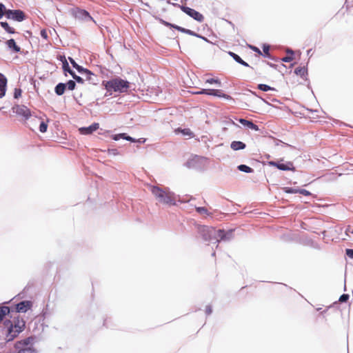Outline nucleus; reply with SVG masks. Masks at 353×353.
<instances>
[{
    "label": "nucleus",
    "mask_w": 353,
    "mask_h": 353,
    "mask_svg": "<svg viewBox=\"0 0 353 353\" xmlns=\"http://www.w3.org/2000/svg\"><path fill=\"white\" fill-rule=\"evenodd\" d=\"M6 44L8 48L11 50L12 52L18 53L21 51V48L17 45L16 41L14 39H8Z\"/></svg>",
    "instance_id": "nucleus-20"
},
{
    "label": "nucleus",
    "mask_w": 353,
    "mask_h": 353,
    "mask_svg": "<svg viewBox=\"0 0 353 353\" xmlns=\"http://www.w3.org/2000/svg\"><path fill=\"white\" fill-rule=\"evenodd\" d=\"M299 193L305 196H310L312 194L310 192L305 189H299Z\"/></svg>",
    "instance_id": "nucleus-44"
},
{
    "label": "nucleus",
    "mask_w": 353,
    "mask_h": 353,
    "mask_svg": "<svg viewBox=\"0 0 353 353\" xmlns=\"http://www.w3.org/2000/svg\"><path fill=\"white\" fill-rule=\"evenodd\" d=\"M198 233L201 235L203 241H210L217 239V230L210 226L199 225L197 227Z\"/></svg>",
    "instance_id": "nucleus-5"
},
{
    "label": "nucleus",
    "mask_w": 353,
    "mask_h": 353,
    "mask_svg": "<svg viewBox=\"0 0 353 353\" xmlns=\"http://www.w3.org/2000/svg\"><path fill=\"white\" fill-rule=\"evenodd\" d=\"M7 19L21 22L26 19V15L21 10H8Z\"/></svg>",
    "instance_id": "nucleus-10"
},
{
    "label": "nucleus",
    "mask_w": 353,
    "mask_h": 353,
    "mask_svg": "<svg viewBox=\"0 0 353 353\" xmlns=\"http://www.w3.org/2000/svg\"><path fill=\"white\" fill-rule=\"evenodd\" d=\"M8 9H7L5 5L3 3H0V10L7 12Z\"/></svg>",
    "instance_id": "nucleus-52"
},
{
    "label": "nucleus",
    "mask_w": 353,
    "mask_h": 353,
    "mask_svg": "<svg viewBox=\"0 0 353 353\" xmlns=\"http://www.w3.org/2000/svg\"><path fill=\"white\" fill-rule=\"evenodd\" d=\"M0 26L2 28L4 29L6 32H7L9 34L16 33L15 30L13 28L10 27L7 21H1Z\"/></svg>",
    "instance_id": "nucleus-27"
},
{
    "label": "nucleus",
    "mask_w": 353,
    "mask_h": 353,
    "mask_svg": "<svg viewBox=\"0 0 353 353\" xmlns=\"http://www.w3.org/2000/svg\"><path fill=\"white\" fill-rule=\"evenodd\" d=\"M198 94H207L221 98H224L227 100H232V97L227 94L223 92L221 90L217 89H201L200 91L196 92Z\"/></svg>",
    "instance_id": "nucleus-8"
},
{
    "label": "nucleus",
    "mask_w": 353,
    "mask_h": 353,
    "mask_svg": "<svg viewBox=\"0 0 353 353\" xmlns=\"http://www.w3.org/2000/svg\"><path fill=\"white\" fill-rule=\"evenodd\" d=\"M12 110L13 112L22 117L25 120H28L32 116L30 110L24 105H14Z\"/></svg>",
    "instance_id": "nucleus-9"
},
{
    "label": "nucleus",
    "mask_w": 353,
    "mask_h": 353,
    "mask_svg": "<svg viewBox=\"0 0 353 353\" xmlns=\"http://www.w3.org/2000/svg\"><path fill=\"white\" fill-rule=\"evenodd\" d=\"M61 61L63 62V64H62V68H63V70L65 72H68L71 76L72 77L79 83H83V81H84V79L80 77V76H78L76 74V73L74 72V71H73L68 61H66L65 57H63L61 58Z\"/></svg>",
    "instance_id": "nucleus-11"
},
{
    "label": "nucleus",
    "mask_w": 353,
    "mask_h": 353,
    "mask_svg": "<svg viewBox=\"0 0 353 353\" xmlns=\"http://www.w3.org/2000/svg\"><path fill=\"white\" fill-rule=\"evenodd\" d=\"M168 3L171 4V5H172L173 6L176 7V8H180V9H181V6H184L183 5H180V4H179V3H172V2L170 1V0H168Z\"/></svg>",
    "instance_id": "nucleus-51"
},
{
    "label": "nucleus",
    "mask_w": 353,
    "mask_h": 353,
    "mask_svg": "<svg viewBox=\"0 0 353 353\" xmlns=\"http://www.w3.org/2000/svg\"><path fill=\"white\" fill-rule=\"evenodd\" d=\"M12 312L10 307L8 306H0V322H1L6 316L9 315Z\"/></svg>",
    "instance_id": "nucleus-24"
},
{
    "label": "nucleus",
    "mask_w": 353,
    "mask_h": 353,
    "mask_svg": "<svg viewBox=\"0 0 353 353\" xmlns=\"http://www.w3.org/2000/svg\"><path fill=\"white\" fill-rule=\"evenodd\" d=\"M124 134L123 137V139H125V140H127V141H129L130 142H136V139L132 138V137L128 135L127 134L125 133H123Z\"/></svg>",
    "instance_id": "nucleus-43"
},
{
    "label": "nucleus",
    "mask_w": 353,
    "mask_h": 353,
    "mask_svg": "<svg viewBox=\"0 0 353 353\" xmlns=\"http://www.w3.org/2000/svg\"><path fill=\"white\" fill-rule=\"evenodd\" d=\"M68 59L70 63L72 64V67L75 68L80 74H83V72H90V70L88 69L84 68L81 65L77 64L72 57H68Z\"/></svg>",
    "instance_id": "nucleus-21"
},
{
    "label": "nucleus",
    "mask_w": 353,
    "mask_h": 353,
    "mask_svg": "<svg viewBox=\"0 0 353 353\" xmlns=\"http://www.w3.org/2000/svg\"><path fill=\"white\" fill-rule=\"evenodd\" d=\"M7 12H8V11L5 12V11L0 10V14H1V16H3V17L5 16L6 18H7Z\"/></svg>",
    "instance_id": "nucleus-54"
},
{
    "label": "nucleus",
    "mask_w": 353,
    "mask_h": 353,
    "mask_svg": "<svg viewBox=\"0 0 353 353\" xmlns=\"http://www.w3.org/2000/svg\"><path fill=\"white\" fill-rule=\"evenodd\" d=\"M32 303L30 301H22L15 305V312L25 313L31 308Z\"/></svg>",
    "instance_id": "nucleus-16"
},
{
    "label": "nucleus",
    "mask_w": 353,
    "mask_h": 353,
    "mask_svg": "<svg viewBox=\"0 0 353 353\" xmlns=\"http://www.w3.org/2000/svg\"><path fill=\"white\" fill-rule=\"evenodd\" d=\"M3 17V16H1V14H0V19Z\"/></svg>",
    "instance_id": "nucleus-63"
},
{
    "label": "nucleus",
    "mask_w": 353,
    "mask_h": 353,
    "mask_svg": "<svg viewBox=\"0 0 353 353\" xmlns=\"http://www.w3.org/2000/svg\"><path fill=\"white\" fill-rule=\"evenodd\" d=\"M124 134L123 133L114 134L112 136V139L114 141H119L121 139H123Z\"/></svg>",
    "instance_id": "nucleus-45"
},
{
    "label": "nucleus",
    "mask_w": 353,
    "mask_h": 353,
    "mask_svg": "<svg viewBox=\"0 0 353 353\" xmlns=\"http://www.w3.org/2000/svg\"><path fill=\"white\" fill-rule=\"evenodd\" d=\"M181 132L184 135H191L192 134V132H191L190 129H183V130H181Z\"/></svg>",
    "instance_id": "nucleus-50"
},
{
    "label": "nucleus",
    "mask_w": 353,
    "mask_h": 353,
    "mask_svg": "<svg viewBox=\"0 0 353 353\" xmlns=\"http://www.w3.org/2000/svg\"><path fill=\"white\" fill-rule=\"evenodd\" d=\"M345 254L348 257L353 259V249H346Z\"/></svg>",
    "instance_id": "nucleus-46"
},
{
    "label": "nucleus",
    "mask_w": 353,
    "mask_h": 353,
    "mask_svg": "<svg viewBox=\"0 0 353 353\" xmlns=\"http://www.w3.org/2000/svg\"><path fill=\"white\" fill-rule=\"evenodd\" d=\"M345 234L351 238V234H353V228L348 226L345 230Z\"/></svg>",
    "instance_id": "nucleus-42"
},
{
    "label": "nucleus",
    "mask_w": 353,
    "mask_h": 353,
    "mask_svg": "<svg viewBox=\"0 0 353 353\" xmlns=\"http://www.w3.org/2000/svg\"><path fill=\"white\" fill-rule=\"evenodd\" d=\"M99 128L98 123H93L88 127H82L79 128V132L81 134H91Z\"/></svg>",
    "instance_id": "nucleus-17"
},
{
    "label": "nucleus",
    "mask_w": 353,
    "mask_h": 353,
    "mask_svg": "<svg viewBox=\"0 0 353 353\" xmlns=\"http://www.w3.org/2000/svg\"><path fill=\"white\" fill-rule=\"evenodd\" d=\"M230 148L235 151L243 150L246 148V144L240 141H234L230 143Z\"/></svg>",
    "instance_id": "nucleus-22"
},
{
    "label": "nucleus",
    "mask_w": 353,
    "mask_h": 353,
    "mask_svg": "<svg viewBox=\"0 0 353 353\" xmlns=\"http://www.w3.org/2000/svg\"><path fill=\"white\" fill-rule=\"evenodd\" d=\"M234 238V230H229L228 231H225L223 230H217V239L216 243H219L220 241H229Z\"/></svg>",
    "instance_id": "nucleus-13"
},
{
    "label": "nucleus",
    "mask_w": 353,
    "mask_h": 353,
    "mask_svg": "<svg viewBox=\"0 0 353 353\" xmlns=\"http://www.w3.org/2000/svg\"><path fill=\"white\" fill-rule=\"evenodd\" d=\"M108 86L112 89L114 92L124 93L126 92L130 88V82L124 80L119 77L112 78L108 81H105Z\"/></svg>",
    "instance_id": "nucleus-3"
},
{
    "label": "nucleus",
    "mask_w": 353,
    "mask_h": 353,
    "mask_svg": "<svg viewBox=\"0 0 353 353\" xmlns=\"http://www.w3.org/2000/svg\"><path fill=\"white\" fill-rule=\"evenodd\" d=\"M345 290H346V285H344V291H345Z\"/></svg>",
    "instance_id": "nucleus-62"
},
{
    "label": "nucleus",
    "mask_w": 353,
    "mask_h": 353,
    "mask_svg": "<svg viewBox=\"0 0 353 353\" xmlns=\"http://www.w3.org/2000/svg\"><path fill=\"white\" fill-rule=\"evenodd\" d=\"M283 191L288 194H296L299 193V188L285 187L283 188Z\"/></svg>",
    "instance_id": "nucleus-32"
},
{
    "label": "nucleus",
    "mask_w": 353,
    "mask_h": 353,
    "mask_svg": "<svg viewBox=\"0 0 353 353\" xmlns=\"http://www.w3.org/2000/svg\"><path fill=\"white\" fill-rule=\"evenodd\" d=\"M193 199H194V198L192 196H191L189 201H191V200H193Z\"/></svg>",
    "instance_id": "nucleus-60"
},
{
    "label": "nucleus",
    "mask_w": 353,
    "mask_h": 353,
    "mask_svg": "<svg viewBox=\"0 0 353 353\" xmlns=\"http://www.w3.org/2000/svg\"><path fill=\"white\" fill-rule=\"evenodd\" d=\"M349 299H350V295L348 294H343L339 297V301L341 303H346L349 300Z\"/></svg>",
    "instance_id": "nucleus-37"
},
{
    "label": "nucleus",
    "mask_w": 353,
    "mask_h": 353,
    "mask_svg": "<svg viewBox=\"0 0 353 353\" xmlns=\"http://www.w3.org/2000/svg\"><path fill=\"white\" fill-rule=\"evenodd\" d=\"M22 90L21 88H16L14 91V98L18 99L21 96Z\"/></svg>",
    "instance_id": "nucleus-39"
},
{
    "label": "nucleus",
    "mask_w": 353,
    "mask_h": 353,
    "mask_svg": "<svg viewBox=\"0 0 353 353\" xmlns=\"http://www.w3.org/2000/svg\"><path fill=\"white\" fill-rule=\"evenodd\" d=\"M205 161V158L194 156L193 158L189 159L186 163L185 165L189 168L200 169L202 163Z\"/></svg>",
    "instance_id": "nucleus-14"
},
{
    "label": "nucleus",
    "mask_w": 353,
    "mask_h": 353,
    "mask_svg": "<svg viewBox=\"0 0 353 353\" xmlns=\"http://www.w3.org/2000/svg\"><path fill=\"white\" fill-rule=\"evenodd\" d=\"M263 56L265 57H268L269 59H272L271 54H270V46L268 44H263Z\"/></svg>",
    "instance_id": "nucleus-31"
},
{
    "label": "nucleus",
    "mask_w": 353,
    "mask_h": 353,
    "mask_svg": "<svg viewBox=\"0 0 353 353\" xmlns=\"http://www.w3.org/2000/svg\"><path fill=\"white\" fill-rule=\"evenodd\" d=\"M205 83H210V84L216 83L218 85V86L221 85V83L219 79H214V78L208 79H206Z\"/></svg>",
    "instance_id": "nucleus-35"
},
{
    "label": "nucleus",
    "mask_w": 353,
    "mask_h": 353,
    "mask_svg": "<svg viewBox=\"0 0 353 353\" xmlns=\"http://www.w3.org/2000/svg\"><path fill=\"white\" fill-rule=\"evenodd\" d=\"M228 54L238 63L245 67H250L249 64L247 62L244 61L237 54L230 51L228 52Z\"/></svg>",
    "instance_id": "nucleus-23"
},
{
    "label": "nucleus",
    "mask_w": 353,
    "mask_h": 353,
    "mask_svg": "<svg viewBox=\"0 0 353 353\" xmlns=\"http://www.w3.org/2000/svg\"><path fill=\"white\" fill-rule=\"evenodd\" d=\"M257 88L259 90L263 91V92H268V91H270V90H274V91L276 90V89L274 88L270 87V85L263 84V83L259 84L257 85Z\"/></svg>",
    "instance_id": "nucleus-30"
},
{
    "label": "nucleus",
    "mask_w": 353,
    "mask_h": 353,
    "mask_svg": "<svg viewBox=\"0 0 353 353\" xmlns=\"http://www.w3.org/2000/svg\"><path fill=\"white\" fill-rule=\"evenodd\" d=\"M181 10L198 22H202L204 19L203 14L194 9L184 6L181 7Z\"/></svg>",
    "instance_id": "nucleus-12"
},
{
    "label": "nucleus",
    "mask_w": 353,
    "mask_h": 353,
    "mask_svg": "<svg viewBox=\"0 0 353 353\" xmlns=\"http://www.w3.org/2000/svg\"><path fill=\"white\" fill-rule=\"evenodd\" d=\"M32 337H28L15 343V348L18 350L17 353H37V350L32 345Z\"/></svg>",
    "instance_id": "nucleus-6"
},
{
    "label": "nucleus",
    "mask_w": 353,
    "mask_h": 353,
    "mask_svg": "<svg viewBox=\"0 0 353 353\" xmlns=\"http://www.w3.org/2000/svg\"><path fill=\"white\" fill-rule=\"evenodd\" d=\"M196 211L199 214H208V210L205 207H196Z\"/></svg>",
    "instance_id": "nucleus-38"
},
{
    "label": "nucleus",
    "mask_w": 353,
    "mask_h": 353,
    "mask_svg": "<svg viewBox=\"0 0 353 353\" xmlns=\"http://www.w3.org/2000/svg\"><path fill=\"white\" fill-rule=\"evenodd\" d=\"M155 19L157 20H158L161 24L164 25L166 27H168V28H174L181 32H183V33H185L187 34H189V35H191V36H193V37H196L197 38H199V39H201L203 40H204L205 41L209 43L210 41L208 38L191 30H189V29H186L185 28H183V27H181L179 26H177L176 24H174V23H171L170 22H168L165 20H163V19L161 18H159L158 17H155Z\"/></svg>",
    "instance_id": "nucleus-4"
},
{
    "label": "nucleus",
    "mask_w": 353,
    "mask_h": 353,
    "mask_svg": "<svg viewBox=\"0 0 353 353\" xmlns=\"http://www.w3.org/2000/svg\"><path fill=\"white\" fill-rule=\"evenodd\" d=\"M7 82L6 76L0 72V99L3 98L6 94Z\"/></svg>",
    "instance_id": "nucleus-18"
},
{
    "label": "nucleus",
    "mask_w": 353,
    "mask_h": 353,
    "mask_svg": "<svg viewBox=\"0 0 353 353\" xmlns=\"http://www.w3.org/2000/svg\"><path fill=\"white\" fill-rule=\"evenodd\" d=\"M293 59H294L293 55H287V56L284 57L283 58H282L281 60L283 62L288 63V62L292 61Z\"/></svg>",
    "instance_id": "nucleus-40"
},
{
    "label": "nucleus",
    "mask_w": 353,
    "mask_h": 353,
    "mask_svg": "<svg viewBox=\"0 0 353 353\" xmlns=\"http://www.w3.org/2000/svg\"><path fill=\"white\" fill-rule=\"evenodd\" d=\"M108 153L110 155L117 156L119 154V152L117 149L110 148L108 150Z\"/></svg>",
    "instance_id": "nucleus-41"
},
{
    "label": "nucleus",
    "mask_w": 353,
    "mask_h": 353,
    "mask_svg": "<svg viewBox=\"0 0 353 353\" xmlns=\"http://www.w3.org/2000/svg\"><path fill=\"white\" fill-rule=\"evenodd\" d=\"M239 122L243 125L244 127H246L249 129H251L254 131H259V128L257 125L254 124L252 121L247 120L245 119L241 118L239 120Z\"/></svg>",
    "instance_id": "nucleus-19"
},
{
    "label": "nucleus",
    "mask_w": 353,
    "mask_h": 353,
    "mask_svg": "<svg viewBox=\"0 0 353 353\" xmlns=\"http://www.w3.org/2000/svg\"><path fill=\"white\" fill-rule=\"evenodd\" d=\"M150 191L159 203L168 205H176L175 194L168 188L162 189L159 186L153 185L150 187Z\"/></svg>",
    "instance_id": "nucleus-1"
},
{
    "label": "nucleus",
    "mask_w": 353,
    "mask_h": 353,
    "mask_svg": "<svg viewBox=\"0 0 353 353\" xmlns=\"http://www.w3.org/2000/svg\"><path fill=\"white\" fill-rule=\"evenodd\" d=\"M268 64L270 67H272V68H276V65L275 64L272 63H269V62H268Z\"/></svg>",
    "instance_id": "nucleus-55"
},
{
    "label": "nucleus",
    "mask_w": 353,
    "mask_h": 353,
    "mask_svg": "<svg viewBox=\"0 0 353 353\" xmlns=\"http://www.w3.org/2000/svg\"><path fill=\"white\" fill-rule=\"evenodd\" d=\"M41 37L45 39H48V33L45 29L41 30Z\"/></svg>",
    "instance_id": "nucleus-48"
},
{
    "label": "nucleus",
    "mask_w": 353,
    "mask_h": 353,
    "mask_svg": "<svg viewBox=\"0 0 353 353\" xmlns=\"http://www.w3.org/2000/svg\"><path fill=\"white\" fill-rule=\"evenodd\" d=\"M102 85L104 86L105 89L106 90V92L105 94V97L111 96L113 92H114L113 90L110 89L108 86V84H106L105 81H103Z\"/></svg>",
    "instance_id": "nucleus-33"
},
{
    "label": "nucleus",
    "mask_w": 353,
    "mask_h": 353,
    "mask_svg": "<svg viewBox=\"0 0 353 353\" xmlns=\"http://www.w3.org/2000/svg\"><path fill=\"white\" fill-rule=\"evenodd\" d=\"M237 169L245 173H252L254 172V170L250 168V166L245 165V164H241L237 166Z\"/></svg>",
    "instance_id": "nucleus-29"
},
{
    "label": "nucleus",
    "mask_w": 353,
    "mask_h": 353,
    "mask_svg": "<svg viewBox=\"0 0 353 353\" xmlns=\"http://www.w3.org/2000/svg\"><path fill=\"white\" fill-rule=\"evenodd\" d=\"M252 93V94H254V96L256 97H258V95L256 94V93L255 92H251Z\"/></svg>",
    "instance_id": "nucleus-56"
},
{
    "label": "nucleus",
    "mask_w": 353,
    "mask_h": 353,
    "mask_svg": "<svg viewBox=\"0 0 353 353\" xmlns=\"http://www.w3.org/2000/svg\"><path fill=\"white\" fill-rule=\"evenodd\" d=\"M66 89V85L64 83H59L54 88V92L58 96L64 94Z\"/></svg>",
    "instance_id": "nucleus-25"
},
{
    "label": "nucleus",
    "mask_w": 353,
    "mask_h": 353,
    "mask_svg": "<svg viewBox=\"0 0 353 353\" xmlns=\"http://www.w3.org/2000/svg\"><path fill=\"white\" fill-rule=\"evenodd\" d=\"M250 48L251 50H252L254 52L262 55V52L261 51L259 50V48H258L256 46H250Z\"/></svg>",
    "instance_id": "nucleus-47"
},
{
    "label": "nucleus",
    "mask_w": 353,
    "mask_h": 353,
    "mask_svg": "<svg viewBox=\"0 0 353 353\" xmlns=\"http://www.w3.org/2000/svg\"><path fill=\"white\" fill-rule=\"evenodd\" d=\"M212 312V306L211 305H207L206 307H205V314L207 315H210L211 314Z\"/></svg>",
    "instance_id": "nucleus-49"
},
{
    "label": "nucleus",
    "mask_w": 353,
    "mask_h": 353,
    "mask_svg": "<svg viewBox=\"0 0 353 353\" xmlns=\"http://www.w3.org/2000/svg\"><path fill=\"white\" fill-rule=\"evenodd\" d=\"M76 81H73V80H69L66 83H65L66 85V88H68V89L69 90H73L75 89V87H76Z\"/></svg>",
    "instance_id": "nucleus-34"
},
{
    "label": "nucleus",
    "mask_w": 353,
    "mask_h": 353,
    "mask_svg": "<svg viewBox=\"0 0 353 353\" xmlns=\"http://www.w3.org/2000/svg\"><path fill=\"white\" fill-rule=\"evenodd\" d=\"M83 76H85L86 80L89 81L92 84H96L97 76L92 73L90 70V72H83Z\"/></svg>",
    "instance_id": "nucleus-28"
},
{
    "label": "nucleus",
    "mask_w": 353,
    "mask_h": 353,
    "mask_svg": "<svg viewBox=\"0 0 353 353\" xmlns=\"http://www.w3.org/2000/svg\"><path fill=\"white\" fill-rule=\"evenodd\" d=\"M268 165L277 168L280 170H294V168L291 162L283 163L279 161H271L268 162Z\"/></svg>",
    "instance_id": "nucleus-15"
},
{
    "label": "nucleus",
    "mask_w": 353,
    "mask_h": 353,
    "mask_svg": "<svg viewBox=\"0 0 353 353\" xmlns=\"http://www.w3.org/2000/svg\"><path fill=\"white\" fill-rule=\"evenodd\" d=\"M145 5L148 7V8H150V5L148 3H145Z\"/></svg>",
    "instance_id": "nucleus-57"
},
{
    "label": "nucleus",
    "mask_w": 353,
    "mask_h": 353,
    "mask_svg": "<svg viewBox=\"0 0 353 353\" xmlns=\"http://www.w3.org/2000/svg\"><path fill=\"white\" fill-rule=\"evenodd\" d=\"M70 12L73 17H74L76 19L79 21L84 22L93 21L95 23L93 18L90 16V13L84 9H81L79 7H75L72 8L70 10Z\"/></svg>",
    "instance_id": "nucleus-7"
},
{
    "label": "nucleus",
    "mask_w": 353,
    "mask_h": 353,
    "mask_svg": "<svg viewBox=\"0 0 353 353\" xmlns=\"http://www.w3.org/2000/svg\"><path fill=\"white\" fill-rule=\"evenodd\" d=\"M294 73L304 79L307 75V69L305 66L298 67L294 70Z\"/></svg>",
    "instance_id": "nucleus-26"
},
{
    "label": "nucleus",
    "mask_w": 353,
    "mask_h": 353,
    "mask_svg": "<svg viewBox=\"0 0 353 353\" xmlns=\"http://www.w3.org/2000/svg\"><path fill=\"white\" fill-rule=\"evenodd\" d=\"M321 310V307L316 308V310H317V311H320Z\"/></svg>",
    "instance_id": "nucleus-59"
},
{
    "label": "nucleus",
    "mask_w": 353,
    "mask_h": 353,
    "mask_svg": "<svg viewBox=\"0 0 353 353\" xmlns=\"http://www.w3.org/2000/svg\"><path fill=\"white\" fill-rule=\"evenodd\" d=\"M7 327L6 339L8 342L12 341L21 332L25 327V321L19 317L14 318L13 321L7 320L4 322Z\"/></svg>",
    "instance_id": "nucleus-2"
},
{
    "label": "nucleus",
    "mask_w": 353,
    "mask_h": 353,
    "mask_svg": "<svg viewBox=\"0 0 353 353\" xmlns=\"http://www.w3.org/2000/svg\"><path fill=\"white\" fill-rule=\"evenodd\" d=\"M47 129H48V124L44 121H41L39 125V131L41 133H44L47 131Z\"/></svg>",
    "instance_id": "nucleus-36"
},
{
    "label": "nucleus",
    "mask_w": 353,
    "mask_h": 353,
    "mask_svg": "<svg viewBox=\"0 0 353 353\" xmlns=\"http://www.w3.org/2000/svg\"><path fill=\"white\" fill-rule=\"evenodd\" d=\"M212 256H215V252H214L212 254Z\"/></svg>",
    "instance_id": "nucleus-61"
},
{
    "label": "nucleus",
    "mask_w": 353,
    "mask_h": 353,
    "mask_svg": "<svg viewBox=\"0 0 353 353\" xmlns=\"http://www.w3.org/2000/svg\"><path fill=\"white\" fill-rule=\"evenodd\" d=\"M286 52L288 53V55H293L294 56V51L292 49L288 48L286 50Z\"/></svg>",
    "instance_id": "nucleus-53"
},
{
    "label": "nucleus",
    "mask_w": 353,
    "mask_h": 353,
    "mask_svg": "<svg viewBox=\"0 0 353 353\" xmlns=\"http://www.w3.org/2000/svg\"><path fill=\"white\" fill-rule=\"evenodd\" d=\"M261 101H263V102L267 103V102H266V101H265V99H262V98H261Z\"/></svg>",
    "instance_id": "nucleus-58"
}]
</instances>
